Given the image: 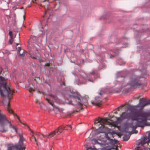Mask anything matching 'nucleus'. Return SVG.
Segmentation results:
<instances>
[{
    "mask_svg": "<svg viewBox=\"0 0 150 150\" xmlns=\"http://www.w3.org/2000/svg\"><path fill=\"white\" fill-rule=\"evenodd\" d=\"M121 73V72H119V73H118V74H117V77H118V74H120V73Z\"/></svg>",
    "mask_w": 150,
    "mask_h": 150,
    "instance_id": "35",
    "label": "nucleus"
},
{
    "mask_svg": "<svg viewBox=\"0 0 150 150\" xmlns=\"http://www.w3.org/2000/svg\"><path fill=\"white\" fill-rule=\"evenodd\" d=\"M52 97L55 100V101L61 104H72L71 101H69V102H64L62 101L61 100L59 99L56 96L51 95Z\"/></svg>",
    "mask_w": 150,
    "mask_h": 150,
    "instance_id": "11",
    "label": "nucleus"
},
{
    "mask_svg": "<svg viewBox=\"0 0 150 150\" xmlns=\"http://www.w3.org/2000/svg\"><path fill=\"white\" fill-rule=\"evenodd\" d=\"M18 44H16L17 45Z\"/></svg>",
    "mask_w": 150,
    "mask_h": 150,
    "instance_id": "40",
    "label": "nucleus"
},
{
    "mask_svg": "<svg viewBox=\"0 0 150 150\" xmlns=\"http://www.w3.org/2000/svg\"><path fill=\"white\" fill-rule=\"evenodd\" d=\"M117 52H118L116 51L115 52H114V53H115V54H113V52L111 51L110 52V54L111 55H110V58H111V56H114L115 54H117Z\"/></svg>",
    "mask_w": 150,
    "mask_h": 150,
    "instance_id": "21",
    "label": "nucleus"
},
{
    "mask_svg": "<svg viewBox=\"0 0 150 150\" xmlns=\"http://www.w3.org/2000/svg\"><path fill=\"white\" fill-rule=\"evenodd\" d=\"M7 124H9L10 127L13 129L16 132H17V130L16 127L13 125H12L11 122L7 120L6 116L0 110V126L3 127Z\"/></svg>",
    "mask_w": 150,
    "mask_h": 150,
    "instance_id": "5",
    "label": "nucleus"
},
{
    "mask_svg": "<svg viewBox=\"0 0 150 150\" xmlns=\"http://www.w3.org/2000/svg\"><path fill=\"white\" fill-rule=\"evenodd\" d=\"M129 138V137L128 136L125 135L123 137V139L125 141H127L128 140Z\"/></svg>",
    "mask_w": 150,
    "mask_h": 150,
    "instance_id": "20",
    "label": "nucleus"
},
{
    "mask_svg": "<svg viewBox=\"0 0 150 150\" xmlns=\"http://www.w3.org/2000/svg\"><path fill=\"white\" fill-rule=\"evenodd\" d=\"M66 128H67V129H66L67 130H69L71 128V127L70 125H67L66 126H65L64 127H63L61 128H59L61 129V130L62 129H64Z\"/></svg>",
    "mask_w": 150,
    "mask_h": 150,
    "instance_id": "18",
    "label": "nucleus"
},
{
    "mask_svg": "<svg viewBox=\"0 0 150 150\" xmlns=\"http://www.w3.org/2000/svg\"><path fill=\"white\" fill-rule=\"evenodd\" d=\"M50 150H52L51 149H50Z\"/></svg>",
    "mask_w": 150,
    "mask_h": 150,
    "instance_id": "42",
    "label": "nucleus"
},
{
    "mask_svg": "<svg viewBox=\"0 0 150 150\" xmlns=\"http://www.w3.org/2000/svg\"><path fill=\"white\" fill-rule=\"evenodd\" d=\"M30 89L31 91L33 90H34V87L33 86H32V87H30Z\"/></svg>",
    "mask_w": 150,
    "mask_h": 150,
    "instance_id": "28",
    "label": "nucleus"
},
{
    "mask_svg": "<svg viewBox=\"0 0 150 150\" xmlns=\"http://www.w3.org/2000/svg\"><path fill=\"white\" fill-rule=\"evenodd\" d=\"M44 14H46V13H44Z\"/></svg>",
    "mask_w": 150,
    "mask_h": 150,
    "instance_id": "41",
    "label": "nucleus"
},
{
    "mask_svg": "<svg viewBox=\"0 0 150 150\" xmlns=\"http://www.w3.org/2000/svg\"><path fill=\"white\" fill-rule=\"evenodd\" d=\"M43 135H40L38 132L34 133L33 135V138L35 142L36 143L37 145H38V143L40 144V142L39 139L42 140V136L43 137Z\"/></svg>",
    "mask_w": 150,
    "mask_h": 150,
    "instance_id": "10",
    "label": "nucleus"
},
{
    "mask_svg": "<svg viewBox=\"0 0 150 150\" xmlns=\"http://www.w3.org/2000/svg\"><path fill=\"white\" fill-rule=\"evenodd\" d=\"M23 125H26V124L25 123H22Z\"/></svg>",
    "mask_w": 150,
    "mask_h": 150,
    "instance_id": "37",
    "label": "nucleus"
},
{
    "mask_svg": "<svg viewBox=\"0 0 150 150\" xmlns=\"http://www.w3.org/2000/svg\"><path fill=\"white\" fill-rule=\"evenodd\" d=\"M0 131L2 132H5L6 130L2 129L0 130Z\"/></svg>",
    "mask_w": 150,
    "mask_h": 150,
    "instance_id": "29",
    "label": "nucleus"
},
{
    "mask_svg": "<svg viewBox=\"0 0 150 150\" xmlns=\"http://www.w3.org/2000/svg\"><path fill=\"white\" fill-rule=\"evenodd\" d=\"M9 34L10 36V38H11L13 37V35H12V32L11 31H10L9 32Z\"/></svg>",
    "mask_w": 150,
    "mask_h": 150,
    "instance_id": "25",
    "label": "nucleus"
},
{
    "mask_svg": "<svg viewBox=\"0 0 150 150\" xmlns=\"http://www.w3.org/2000/svg\"><path fill=\"white\" fill-rule=\"evenodd\" d=\"M137 131H136L135 132V133H137Z\"/></svg>",
    "mask_w": 150,
    "mask_h": 150,
    "instance_id": "38",
    "label": "nucleus"
},
{
    "mask_svg": "<svg viewBox=\"0 0 150 150\" xmlns=\"http://www.w3.org/2000/svg\"><path fill=\"white\" fill-rule=\"evenodd\" d=\"M140 78L137 76H133L130 79V82L129 85L132 87L134 88L139 86L141 85V83L139 82V79Z\"/></svg>",
    "mask_w": 150,
    "mask_h": 150,
    "instance_id": "7",
    "label": "nucleus"
},
{
    "mask_svg": "<svg viewBox=\"0 0 150 150\" xmlns=\"http://www.w3.org/2000/svg\"><path fill=\"white\" fill-rule=\"evenodd\" d=\"M62 132V131L61 130V129L59 128H58L57 130H56L55 131H54L51 132L48 135H46L44 136H43V137H47L48 138H50L54 136L56 134V133L60 132V133H61Z\"/></svg>",
    "mask_w": 150,
    "mask_h": 150,
    "instance_id": "12",
    "label": "nucleus"
},
{
    "mask_svg": "<svg viewBox=\"0 0 150 150\" xmlns=\"http://www.w3.org/2000/svg\"><path fill=\"white\" fill-rule=\"evenodd\" d=\"M120 109H121V108H118L117 109V110H120Z\"/></svg>",
    "mask_w": 150,
    "mask_h": 150,
    "instance_id": "33",
    "label": "nucleus"
},
{
    "mask_svg": "<svg viewBox=\"0 0 150 150\" xmlns=\"http://www.w3.org/2000/svg\"><path fill=\"white\" fill-rule=\"evenodd\" d=\"M71 98H77L78 100H80L81 98V96L77 92H72L71 94L70 95Z\"/></svg>",
    "mask_w": 150,
    "mask_h": 150,
    "instance_id": "13",
    "label": "nucleus"
},
{
    "mask_svg": "<svg viewBox=\"0 0 150 150\" xmlns=\"http://www.w3.org/2000/svg\"><path fill=\"white\" fill-rule=\"evenodd\" d=\"M78 105L79 106H81V103L79 101L78 102Z\"/></svg>",
    "mask_w": 150,
    "mask_h": 150,
    "instance_id": "31",
    "label": "nucleus"
},
{
    "mask_svg": "<svg viewBox=\"0 0 150 150\" xmlns=\"http://www.w3.org/2000/svg\"><path fill=\"white\" fill-rule=\"evenodd\" d=\"M14 41V39L13 37L10 38V39L9 41V42L11 44Z\"/></svg>",
    "mask_w": 150,
    "mask_h": 150,
    "instance_id": "22",
    "label": "nucleus"
},
{
    "mask_svg": "<svg viewBox=\"0 0 150 150\" xmlns=\"http://www.w3.org/2000/svg\"><path fill=\"white\" fill-rule=\"evenodd\" d=\"M46 100L49 103L52 107H54L53 102L52 100H51L50 99L48 98H46Z\"/></svg>",
    "mask_w": 150,
    "mask_h": 150,
    "instance_id": "17",
    "label": "nucleus"
},
{
    "mask_svg": "<svg viewBox=\"0 0 150 150\" xmlns=\"http://www.w3.org/2000/svg\"><path fill=\"white\" fill-rule=\"evenodd\" d=\"M124 106V105H122V107H123Z\"/></svg>",
    "mask_w": 150,
    "mask_h": 150,
    "instance_id": "39",
    "label": "nucleus"
},
{
    "mask_svg": "<svg viewBox=\"0 0 150 150\" xmlns=\"http://www.w3.org/2000/svg\"><path fill=\"white\" fill-rule=\"evenodd\" d=\"M9 101H8V105L7 106V111L10 113H12L13 112L12 110H11V109H10L9 107Z\"/></svg>",
    "mask_w": 150,
    "mask_h": 150,
    "instance_id": "19",
    "label": "nucleus"
},
{
    "mask_svg": "<svg viewBox=\"0 0 150 150\" xmlns=\"http://www.w3.org/2000/svg\"><path fill=\"white\" fill-rule=\"evenodd\" d=\"M107 89L102 88L99 93L100 95L101 96L102 94L107 93Z\"/></svg>",
    "mask_w": 150,
    "mask_h": 150,
    "instance_id": "16",
    "label": "nucleus"
},
{
    "mask_svg": "<svg viewBox=\"0 0 150 150\" xmlns=\"http://www.w3.org/2000/svg\"><path fill=\"white\" fill-rule=\"evenodd\" d=\"M112 142H113L115 144H117L118 142V141L117 140L115 139L113 140H112Z\"/></svg>",
    "mask_w": 150,
    "mask_h": 150,
    "instance_id": "26",
    "label": "nucleus"
},
{
    "mask_svg": "<svg viewBox=\"0 0 150 150\" xmlns=\"http://www.w3.org/2000/svg\"><path fill=\"white\" fill-rule=\"evenodd\" d=\"M97 150L96 148H92L91 147H88L86 148V150Z\"/></svg>",
    "mask_w": 150,
    "mask_h": 150,
    "instance_id": "23",
    "label": "nucleus"
},
{
    "mask_svg": "<svg viewBox=\"0 0 150 150\" xmlns=\"http://www.w3.org/2000/svg\"><path fill=\"white\" fill-rule=\"evenodd\" d=\"M95 74L94 71H92L88 74V76L84 72H81L79 78L76 80L77 83L78 85L85 84L88 81L93 82V78H94Z\"/></svg>",
    "mask_w": 150,
    "mask_h": 150,
    "instance_id": "3",
    "label": "nucleus"
},
{
    "mask_svg": "<svg viewBox=\"0 0 150 150\" xmlns=\"http://www.w3.org/2000/svg\"><path fill=\"white\" fill-rule=\"evenodd\" d=\"M88 144H86L85 145V146L86 147L87 146H88Z\"/></svg>",
    "mask_w": 150,
    "mask_h": 150,
    "instance_id": "32",
    "label": "nucleus"
},
{
    "mask_svg": "<svg viewBox=\"0 0 150 150\" xmlns=\"http://www.w3.org/2000/svg\"><path fill=\"white\" fill-rule=\"evenodd\" d=\"M29 54L30 56L33 59H38L40 58V54L37 49H33L30 50Z\"/></svg>",
    "mask_w": 150,
    "mask_h": 150,
    "instance_id": "9",
    "label": "nucleus"
},
{
    "mask_svg": "<svg viewBox=\"0 0 150 150\" xmlns=\"http://www.w3.org/2000/svg\"><path fill=\"white\" fill-rule=\"evenodd\" d=\"M6 79L0 76V95L2 96L7 95L8 98H11L14 91L10 85L6 83Z\"/></svg>",
    "mask_w": 150,
    "mask_h": 150,
    "instance_id": "2",
    "label": "nucleus"
},
{
    "mask_svg": "<svg viewBox=\"0 0 150 150\" xmlns=\"http://www.w3.org/2000/svg\"><path fill=\"white\" fill-rule=\"evenodd\" d=\"M150 105V100H148L145 98H142L140 99L139 103L136 107L143 108L145 106Z\"/></svg>",
    "mask_w": 150,
    "mask_h": 150,
    "instance_id": "8",
    "label": "nucleus"
},
{
    "mask_svg": "<svg viewBox=\"0 0 150 150\" xmlns=\"http://www.w3.org/2000/svg\"><path fill=\"white\" fill-rule=\"evenodd\" d=\"M35 1L36 0H33L32 1V2H33V3H35Z\"/></svg>",
    "mask_w": 150,
    "mask_h": 150,
    "instance_id": "34",
    "label": "nucleus"
},
{
    "mask_svg": "<svg viewBox=\"0 0 150 150\" xmlns=\"http://www.w3.org/2000/svg\"><path fill=\"white\" fill-rule=\"evenodd\" d=\"M21 48L20 47H18V53H19L20 55L23 57H25L26 54V52L24 50H23L22 53H21L20 52L21 51Z\"/></svg>",
    "mask_w": 150,
    "mask_h": 150,
    "instance_id": "15",
    "label": "nucleus"
},
{
    "mask_svg": "<svg viewBox=\"0 0 150 150\" xmlns=\"http://www.w3.org/2000/svg\"><path fill=\"white\" fill-rule=\"evenodd\" d=\"M45 65L47 66H49L50 64L48 63H47L45 64Z\"/></svg>",
    "mask_w": 150,
    "mask_h": 150,
    "instance_id": "30",
    "label": "nucleus"
},
{
    "mask_svg": "<svg viewBox=\"0 0 150 150\" xmlns=\"http://www.w3.org/2000/svg\"><path fill=\"white\" fill-rule=\"evenodd\" d=\"M150 142V133L149 132H146L145 136L141 139L138 144V146L137 147V150H146L144 145L148 144Z\"/></svg>",
    "mask_w": 150,
    "mask_h": 150,
    "instance_id": "4",
    "label": "nucleus"
},
{
    "mask_svg": "<svg viewBox=\"0 0 150 150\" xmlns=\"http://www.w3.org/2000/svg\"><path fill=\"white\" fill-rule=\"evenodd\" d=\"M35 102H36V103L38 102V100H36L35 101Z\"/></svg>",
    "mask_w": 150,
    "mask_h": 150,
    "instance_id": "36",
    "label": "nucleus"
},
{
    "mask_svg": "<svg viewBox=\"0 0 150 150\" xmlns=\"http://www.w3.org/2000/svg\"><path fill=\"white\" fill-rule=\"evenodd\" d=\"M105 137H106V138L108 140H110V141L111 142H112V139H111L110 138V137H108V135H106L105 136Z\"/></svg>",
    "mask_w": 150,
    "mask_h": 150,
    "instance_id": "24",
    "label": "nucleus"
},
{
    "mask_svg": "<svg viewBox=\"0 0 150 150\" xmlns=\"http://www.w3.org/2000/svg\"><path fill=\"white\" fill-rule=\"evenodd\" d=\"M19 140L18 144L15 146H10L8 147V150H23L25 149V145L23 142L25 140L22 134H19Z\"/></svg>",
    "mask_w": 150,
    "mask_h": 150,
    "instance_id": "6",
    "label": "nucleus"
},
{
    "mask_svg": "<svg viewBox=\"0 0 150 150\" xmlns=\"http://www.w3.org/2000/svg\"><path fill=\"white\" fill-rule=\"evenodd\" d=\"M92 140L95 143V144H97L98 143V142H97V140H96L95 139H93Z\"/></svg>",
    "mask_w": 150,
    "mask_h": 150,
    "instance_id": "27",
    "label": "nucleus"
},
{
    "mask_svg": "<svg viewBox=\"0 0 150 150\" xmlns=\"http://www.w3.org/2000/svg\"><path fill=\"white\" fill-rule=\"evenodd\" d=\"M102 98L99 97H96L94 103L97 105H98L101 104Z\"/></svg>",
    "mask_w": 150,
    "mask_h": 150,
    "instance_id": "14",
    "label": "nucleus"
},
{
    "mask_svg": "<svg viewBox=\"0 0 150 150\" xmlns=\"http://www.w3.org/2000/svg\"><path fill=\"white\" fill-rule=\"evenodd\" d=\"M130 118L132 120V123H126L125 125V131L131 133V131L138 127H143L146 125L147 120H150V112L140 111L133 113L126 112L122 113L120 117L116 121L112 122L109 119L99 118L95 121L94 123L96 126L101 125L99 128L95 131V134L104 132V126L105 125H111L118 127L120 120Z\"/></svg>",
    "mask_w": 150,
    "mask_h": 150,
    "instance_id": "1",
    "label": "nucleus"
}]
</instances>
